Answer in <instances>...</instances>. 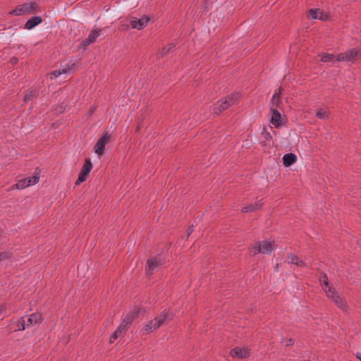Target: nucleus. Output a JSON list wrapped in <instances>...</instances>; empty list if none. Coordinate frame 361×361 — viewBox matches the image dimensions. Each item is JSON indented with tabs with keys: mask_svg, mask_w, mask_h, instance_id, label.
Listing matches in <instances>:
<instances>
[{
	"mask_svg": "<svg viewBox=\"0 0 361 361\" xmlns=\"http://www.w3.org/2000/svg\"><path fill=\"white\" fill-rule=\"evenodd\" d=\"M38 12V4L36 1L25 3L18 5L9 12L12 16H22L25 14H33Z\"/></svg>",
	"mask_w": 361,
	"mask_h": 361,
	"instance_id": "1",
	"label": "nucleus"
},
{
	"mask_svg": "<svg viewBox=\"0 0 361 361\" xmlns=\"http://www.w3.org/2000/svg\"><path fill=\"white\" fill-rule=\"evenodd\" d=\"M327 297L335 303L336 307L343 312L348 311V304L345 298L339 295L334 287H329V289H325Z\"/></svg>",
	"mask_w": 361,
	"mask_h": 361,
	"instance_id": "2",
	"label": "nucleus"
},
{
	"mask_svg": "<svg viewBox=\"0 0 361 361\" xmlns=\"http://www.w3.org/2000/svg\"><path fill=\"white\" fill-rule=\"evenodd\" d=\"M239 98L238 94H233L230 96L226 97L224 99H221L218 102L217 104L214 106V114L216 115L220 114V113L226 109H227L229 106L234 104Z\"/></svg>",
	"mask_w": 361,
	"mask_h": 361,
	"instance_id": "3",
	"label": "nucleus"
},
{
	"mask_svg": "<svg viewBox=\"0 0 361 361\" xmlns=\"http://www.w3.org/2000/svg\"><path fill=\"white\" fill-rule=\"evenodd\" d=\"M360 56L361 49L354 48L349 49L345 52L337 54L336 61H347L354 63Z\"/></svg>",
	"mask_w": 361,
	"mask_h": 361,
	"instance_id": "4",
	"label": "nucleus"
},
{
	"mask_svg": "<svg viewBox=\"0 0 361 361\" xmlns=\"http://www.w3.org/2000/svg\"><path fill=\"white\" fill-rule=\"evenodd\" d=\"M273 250V245L271 242L263 241L257 243L250 250L252 255H255L257 253L269 254Z\"/></svg>",
	"mask_w": 361,
	"mask_h": 361,
	"instance_id": "5",
	"label": "nucleus"
},
{
	"mask_svg": "<svg viewBox=\"0 0 361 361\" xmlns=\"http://www.w3.org/2000/svg\"><path fill=\"white\" fill-rule=\"evenodd\" d=\"M101 29L92 30L88 37L81 42L80 47L85 50L90 44L96 42L97 39L101 35Z\"/></svg>",
	"mask_w": 361,
	"mask_h": 361,
	"instance_id": "6",
	"label": "nucleus"
},
{
	"mask_svg": "<svg viewBox=\"0 0 361 361\" xmlns=\"http://www.w3.org/2000/svg\"><path fill=\"white\" fill-rule=\"evenodd\" d=\"M92 169V164L90 160L86 159L79 173V176L75 181V185H79L80 183L84 182L87 179Z\"/></svg>",
	"mask_w": 361,
	"mask_h": 361,
	"instance_id": "7",
	"label": "nucleus"
},
{
	"mask_svg": "<svg viewBox=\"0 0 361 361\" xmlns=\"http://www.w3.org/2000/svg\"><path fill=\"white\" fill-rule=\"evenodd\" d=\"M110 138V135L108 132H106L97 142L94 145V150L98 155L104 154L105 145L109 142Z\"/></svg>",
	"mask_w": 361,
	"mask_h": 361,
	"instance_id": "8",
	"label": "nucleus"
},
{
	"mask_svg": "<svg viewBox=\"0 0 361 361\" xmlns=\"http://www.w3.org/2000/svg\"><path fill=\"white\" fill-rule=\"evenodd\" d=\"M163 264V260L161 257H154L149 259L147 261L145 271L147 275L153 274L154 270Z\"/></svg>",
	"mask_w": 361,
	"mask_h": 361,
	"instance_id": "9",
	"label": "nucleus"
},
{
	"mask_svg": "<svg viewBox=\"0 0 361 361\" xmlns=\"http://www.w3.org/2000/svg\"><path fill=\"white\" fill-rule=\"evenodd\" d=\"M173 315L169 312L164 310L158 316H157L153 320L155 323V327L157 329L172 320Z\"/></svg>",
	"mask_w": 361,
	"mask_h": 361,
	"instance_id": "10",
	"label": "nucleus"
},
{
	"mask_svg": "<svg viewBox=\"0 0 361 361\" xmlns=\"http://www.w3.org/2000/svg\"><path fill=\"white\" fill-rule=\"evenodd\" d=\"M230 355L238 358H246L250 355V350L247 348L235 347L231 350Z\"/></svg>",
	"mask_w": 361,
	"mask_h": 361,
	"instance_id": "11",
	"label": "nucleus"
},
{
	"mask_svg": "<svg viewBox=\"0 0 361 361\" xmlns=\"http://www.w3.org/2000/svg\"><path fill=\"white\" fill-rule=\"evenodd\" d=\"M149 18L147 16H143L140 19L132 18L130 20V25L133 28L141 30L147 26Z\"/></svg>",
	"mask_w": 361,
	"mask_h": 361,
	"instance_id": "12",
	"label": "nucleus"
},
{
	"mask_svg": "<svg viewBox=\"0 0 361 361\" xmlns=\"http://www.w3.org/2000/svg\"><path fill=\"white\" fill-rule=\"evenodd\" d=\"M140 312L139 308H135L130 312L126 315L121 324H124L125 330H127L128 326L138 316Z\"/></svg>",
	"mask_w": 361,
	"mask_h": 361,
	"instance_id": "13",
	"label": "nucleus"
},
{
	"mask_svg": "<svg viewBox=\"0 0 361 361\" xmlns=\"http://www.w3.org/2000/svg\"><path fill=\"white\" fill-rule=\"evenodd\" d=\"M270 110L272 113L271 123L276 127L279 128L281 126V116L279 111L275 108L271 107Z\"/></svg>",
	"mask_w": 361,
	"mask_h": 361,
	"instance_id": "14",
	"label": "nucleus"
},
{
	"mask_svg": "<svg viewBox=\"0 0 361 361\" xmlns=\"http://www.w3.org/2000/svg\"><path fill=\"white\" fill-rule=\"evenodd\" d=\"M42 22V18L40 16H33L29 19L25 24L24 28L31 30L40 24Z\"/></svg>",
	"mask_w": 361,
	"mask_h": 361,
	"instance_id": "15",
	"label": "nucleus"
},
{
	"mask_svg": "<svg viewBox=\"0 0 361 361\" xmlns=\"http://www.w3.org/2000/svg\"><path fill=\"white\" fill-rule=\"evenodd\" d=\"M283 91V89L281 87H279L277 90L275 91L274 95L272 96V98L271 99V107H279L280 104L281 103L280 95L281 94Z\"/></svg>",
	"mask_w": 361,
	"mask_h": 361,
	"instance_id": "16",
	"label": "nucleus"
},
{
	"mask_svg": "<svg viewBox=\"0 0 361 361\" xmlns=\"http://www.w3.org/2000/svg\"><path fill=\"white\" fill-rule=\"evenodd\" d=\"M263 205L262 200H259L255 204H250L247 207H244L242 208L241 211L243 213H247L250 212H255L261 208Z\"/></svg>",
	"mask_w": 361,
	"mask_h": 361,
	"instance_id": "17",
	"label": "nucleus"
},
{
	"mask_svg": "<svg viewBox=\"0 0 361 361\" xmlns=\"http://www.w3.org/2000/svg\"><path fill=\"white\" fill-rule=\"evenodd\" d=\"M296 155L292 153L286 154L283 157V165L286 167L293 165L296 161Z\"/></svg>",
	"mask_w": 361,
	"mask_h": 361,
	"instance_id": "18",
	"label": "nucleus"
},
{
	"mask_svg": "<svg viewBox=\"0 0 361 361\" xmlns=\"http://www.w3.org/2000/svg\"><path fill=\"white\" fill-rule=\"evenodd\" d=\"M42 319V315L39 312H35L30 314V317L27 318V326H32L33 324L39 323Z\"/></svg>",
	"mask_w": 361,
	"mask_h": 361,
	"instance_id": "19",
	"label": "nucleus"
},
{
	"mask_svg": "<svg viewBox=\"0 0 361 361\" xmlns=\"http://www.w3.org/2000/svg\"><path fill=\"white\" fill-rule=\"evenodd\" d=\"M316 116L320 119H329L330 113L327 108H321L317 110Z\"/></svg>",
	"mask_w": 361,
	"mask_h": 361,
	"instance_id": "20",
	"label": "nucleus"
},
{
	"mask_svg": "<svg viewBox=\"0 0 361 361\" xmlns=\"http://www.w3.org/2000/svg\"><path fill=\"white\" fill-rule=\"evenodd\" d=\"M156 329H157V328L155 327L154 321L152 319L143 327L142 332V334H147L148 333L152 332Z\"/></svg>",
	"mask_w": 361,
	"mask_h": 361,
	"instance_id": "21",
	"label": "nucleus"
},
{
	"mask_svg": "<svg viewBox=\"0 0 361 361\" xmlns=\"http://www.w3.org/2000/svg\"><path fill=\"white\" fill-rule=\"evenodd\" d=\"M126 331L124 328V324H120L119 326L116 329V330L114 331L113 335L110 338V343H114V341H116L118 335L121 334L122 332Z\"/></svg>",
	"mask_w": 361,
	"mask_h": 361,
	"instance_id": "22",
	"label": "nucleus"
},
{
	"mask_svg": "<svg viewBox=\"0 0 361 361\" xmlns=\"http://www.w3.org/2000/svg\"><path fill=\"white\" fill-rule=\"evenodd\" d=\"M321 61L323 62H334L336 61V55H334L328 53H323L321 54Z\"/></svg>",
	"mask_w": 361,
	"mask_h": 361,
	"instance_id": "23",
	"label": "nucleus"
},
{
	"mask_svg": "<svg viewBox=\"0 0 361 361\" xmlns=\"http://www.w3.org/2000/svg\"><path fill=\"white\" fill-rule=\"evenodd\" d=\"M37 95H38V91L36 90H32L25 94L24 99H23L24 102H27L29 101H31L34 98L37 97Z\"/></svg>",
	"mask_w": 361,
	"mask_h": 361,
	"instance_id": "24",
	"label": "nucleus"
},
{
	"mask_svg": "<svg viewBox=\"0 0 361 361\" xmlns=\"http://www.w3.org/2000/svg\"><path fill=\"white\" fill-rule=\"evenodd\" d=\"M319 282L321 285L323 286V289H329V283L326 274L322 273V276L319 278Z\"/></svg>",
	"mask_w": 361,
	"mask_h": 361,
	"instance_id": "25",
	"label": "nucleus"
},
{
	"mask_svg": "<svg viewBox=\"0 0 361 361\" xmlns=\"http://www.w3.org/2000/svg\"><path fill=\"white\" fill-rule=\"evenodd\" d=\"M73 65H74V63H72L71 66L68 65V67L63 69L62 71L55 70L53 72H51V75H53L55 78H57L61 74L67 73L68 72H69L71 71V69Z\"/></svg>",
	"mask_w": 361,
	"mask_h": 361,
	"instance_id": "26",
	"label": "nucleus"
},
{
	"mask_svg": "<svg viewBox=\"0 0 361 361\" xmlns=\"http://www.w3.org/2000/svg\"><path fill=\"white\" fill-rule=\"evenodd\" d=\"M27 183H29V186L36 184L39 179V174L36 173L34 176L26 178Z\"/></svg>",
	"mask_w": 361,
	"mask_h": 361,
	"instance_id": "27",
	"label": "nucleus"
},
{
	"mask_svg": "<svg viewBox=\"0 0 361 361\" xmlns=\"http://www.w3.org/2000/svg\"><path fill=\"white\" fill-rule=\"evenodd\" d=\"M15 186L17 189H24L29 186V183H27L26 178H23L18 180Z\"/></svg>",
	"mask_w": 361,
	"mask_h": 361,
	"instance_id": "28",
	"label": "nucleus"
},
{
	"mask_svg": "<svg viewBox=\"0 0 361 361\" xmlns=\"http://www.w3.org/2000/svg\"><path fill=\"white\" fill-rule=\"evenodd\" d=\"M319 13H321L320 9H319V8H311L309 11V13H308L309 18H310L312 19H317L318 18V16H319Z\"/></svg>",
	"mask_w": 361,
	"mask_h": 361,
	"instance_id": "29",
	"label": "nucleus"
},
{
	"mask_svg": "<svg viewBox=\"0 0 361 361\" xmlns=\"http://www.w3.org/2000/svg\"><path fill=\"white\" fill-rule=\"evenodd\" d=\"M174 47H175V44L173 43H171V44H168L166 47H163V49L160 51L161 56H164L166 55Z\"/></svg>",
	"mask_w": 361,
	"mask_h": 361,
	"instance_id": "30",
	"label": "nucleus"
},
{
	"mask_svg": "<svg viewBox=\"0 0 361 361\" xmlns=\"http://www.w3.org/2000/svg\"><path fill=\"white\" fill-rule=\"evenodd\" d=\"M17 326L18 327L19 331H23L25 329V321L24 319V317H22L20 319H19L17 322Z\"/></svg>",
	"mask_w": 361,
	"mask_h": 361,
	"instance_id": "31",
	"label": "nucleus"
},
{
	"mask_svg": "<svg viewBox=\"0 0 361 361\" xmlns=\"http://www.w3.org/2000/svg\"><path fill=\"white\" fill-rule=\"evenodd\" d=\"M281 343L285 346H290L293 344V340L292 338H283Z\"/></svg>",
	"mask_w": 361,
	"mask_h": 361,
	"instance_id": "32",
	"label": "nucleus"
},
{
	"mask_svg": "<svg viewBox=\"0 0 361 361\" xmlns=\"http://www.w3.org/2000/svg\"><path fill=\"white\" fill-rule=\"evenodd\" d=\"M295 259H296V255L293 254H289L287 257V262L289 264H293Z\"/></svg>",
	"mask_w": 361,
	"mask_h": 361,
	"instance_id": "33",
	"label": "nucleus"
},
{
	"mask_svg": "<svg viewBox=\"0 0 361 361\" xmlns=\"http://www.w3.org/2000/svg\"><path fill=\"white\" fill-rule=\"evenodd\" d=\"M327 18H328V16L321 11V13H319L317 19L321 20H326Z\"/></svg>",
	"mask_w": 361,
	"mask_h": 361,
	"instance_id": "34",
	"label": "nucleus"
},
{
	"mask_svg": "<svg viewBox=\"0 0 361 361\" xmlns=\"http://www.w3.org/2000/svg\"><path fill=\"white\" fill-rule=\"evenodd\" d=\"M295 264L298 267H308L309 266L306 262H305L300 259H299V260L297 261Z\"/></svg>",
	"mask_w": 361,
	"mask_h": 361,
	"instance_id": "35",
	"label": "nucleus"
},
{
	"mask_svg": "<svg viewBox=\"0 0 361 361\" xmlns=\"http://www.w3.org/2000/svg\"><path fill=\"white\" fill-rule=\"evenodd\" d=\"M10 257L9 253L7 252H0V261Z\"/></svg>",
	"mask_w": 361,
	"mask_h": 361,
	"instance_id": "36",
	"label": "nucleus"
},
{
	"mask_svg": "<svg viewBox=\"0 0 361 361\" xmlns=\"http://www.w3.org/2000/svg\"><path fill=\"white\" fill-rule=\"evenodd\" d=\"M193 232V226H191L188 228L187 231V238L190 236V235Z\"/></svg>",
	"mask_w": 361,
	"mask_h": 361,
	"instance_id": "37",
	"label": "nucleus"
},
{
	"mask_svg": "<svg viewBox=\"0 0 361 361\" xmlns=\"http://www.w3.org/2000/svg\"><path fill=\"white\" fill-rule=\"evenodd\" d=\"M262 134L264 135V138H265L266 140L269 139V138H271V135H270V133H267V132H266V133H265V132H263V133H262Z\"/></svg>",
	"mask_w": 361,
	"mask_h": 361,
	"instance_id": "38",
	"label": "nucleus"
},
{
	"mask_svg": "<svg viewBox=\"0 0 361 361\" xmlns=\"http://www.w3.org/2000/svg\"><path fill=\"white\" fill-rule=\"evenodd\" d=\"M17 62H18V59H16V58L11 59L12 63H16Z\"/></svg>",
	"mask_w": 361,
	"mask_h": 361,
	"instance_id": "39",
	"label": "nucleus"
},
{
	"mask_svg": "<svg viewBox=\"0 0 361 361\" xmlns=\"http://www.w3.org/2000/svg\"><path fill=\"white\" fill-rule=\"evenodd\" d=\"M299 257L298 256H296V259L294 260V262H293V264H295L297 261L299 260Z\"/></svg>",
	"mask_w": 361,
	"mask_h": 361,
	"instance_id": "40",
	"label": "nucleus"
},
{
	"mask_svg": "<svg viewBox=\"0 0 361 361\" xmlns=\"http://www.w3.org/2000/svg\"><path fill=\"white\" fill-rule=\"evenodd\" d=\"M64 110H65V109H63V107H62V106H61V107H60V111H59V112H60V113H62Z\"/></svg>",
	"mask_w": 361,
	"mask_h": 361,
	"instance_id": "41",
	"label": "nucleus"
},
{
	"mask_svg": "<svg viewBox=\"0 0 361 361\" xmlns=\"http://www.w3.org/2000/svg\"><path fill=\"white\" fill-rule=\"evenodd\" d=\"M357 243L358 245H361V239L357 240Z\"/></svg>",
	"mask_w": 361,
	"mask_h": 361,
	"instance_id": "42",
	"label": "nucleus"
},
{
	"mask_svg": "<svg viewBox=\"0 0 361 361\" xmlns=\"http://www.w3.org/2000/svg\"><path fill=\"white\" fill-rule=\"evenodd\" d=\"M357 358L361 361V355H358Z\"/></svg>",
	"mask_w": 361,
	"mask_h": 361,
	"instance_id": "43",
	"label": "nucleus"
}]
</instances>
